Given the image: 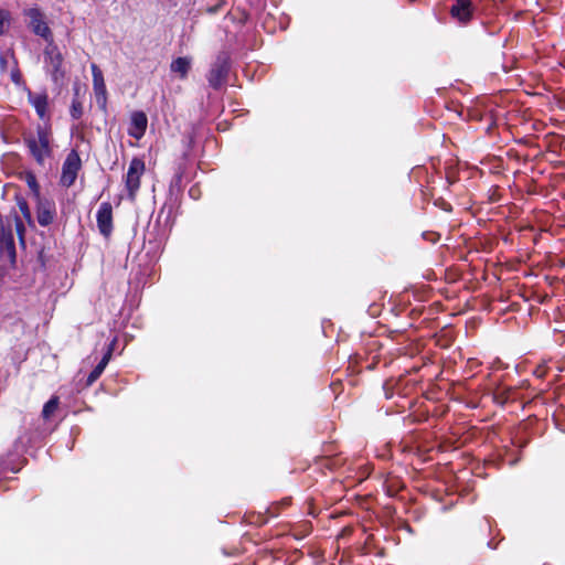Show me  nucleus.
Instances as JSON below:
<instances>
[{"label":"nucleus","mask_w":565,"mask_h":565,"mask_svg":"<svg viewBox=\"0 0 565 565\" xmlns=\"http://www.w3.org/2000/svg\"><path fill=\"white\" fill-rule=\"evenodd\" d=\"M452 18L461 23L468 22L473 13V7L470 0H456L450 9Z\"/></svg>","instance_id":"9b49d317"},{"label":"nucleus","mask_w":565,"mask_h":565,"mask_svg":"<svg viewBox=\"0 0 565 565\" xmlns=\"http://www.w3.org/2000/svg\"><path fill=\"white\" fill-rule=\"evenodd\" d=\"M9 23V12L0 9V34H2Z\"/></svg>","instance_id":"aec40b11"},{"label":"nucleus","mask_w":565,"mask_h":565,"mask_svg":"<svg viewBox=\"0 0 565 565\" xmlns=\"http://www.w3.org/2000/svg\"><path fill=\"white\" fill-rule=\"evenodd\" d=\"M114 347H115V340L108 345L107 348V351L106 353L104 354L103 359L100 360V362L96 365L98 367H100V370H105V367L107 366L108 362L110 361L111 359V354H113V350H114Z\"/></svg>","instance_id":"a211bd4d"},{"label":"nucleus","mask_w":565,"mask_h":565,"mask_svg":"<svg viewBox=\"0 0 565 565\" xmlns=\"http://www.w3.org/2000/svg\"><path fill=\"white\" fill-rule=\"evenodd\" d=\"M38 35H40L45 42L44 47V63L47 72L51 73L54 82H58L64 76V72L61 70L63 57L58 47L53 42V35L47 24L40 19L38 13Z\"/></svg>","instance_id":"f257e3e1"},{"label":"nucleus","mask_w":565,"mask_h":565,"mask_svg":"<svg viewBox=\"0 0 565 565\" xmlns=\"http://www.w3.org/2000/svg\"><path fill=\"white\" fill-rule=\"evenodd\" d=\"M57 216L56 204L50 199H38V224L49 226Z\"/></svg>","instance_id":"0eeeda50"},{"label":"nucleus","mask_w":565,"mask_h":565,"mask_svg":"<svg viewBox=\"0 0 565 565\" xmlns=\"http://www.w3.org/2000/svg\"><path fill=\"white\" fill-rule=\"evenodd\" d=\"M14 223H15V231H17V234H18L19 239H20V244L22 246H24L25 242H24V225H23V222H22V220L18 215H14Z\"/></svg>","instance_id":"6ab92c4d"},{"label":"nucleus","mask_w":565,"mask_h":565,"mask_svg":"<svg viewBox=\"0 0 565 565\" xmlns=\"http://www.w3.org/2000/svg\"><path fill=\"white\" fill-rule=\"evenodd\" d=\"M58 397L53 396L43 407L42 416L44 419H50L58 408Z\"/></svg>","instance_id":"4468645a"},{"label":"nucleus","mask_w":565,"mask_h":565,"mask_svg":"<svg viewBox=\"0 0 565 565\" xmlns=\"http://www.w3.org/2000/svg\"><path fill=\"white\" fill-rule=\"evenodd\" d=\"M29 100H30V103H31L32 105H34V106H35V99H34L31 95L29 96Z\"/></svg>","instance_id":"bb28decb"},{"label":"nucleus","mask_w":565,"mask_h":565,"mask_svg":"<svg viewBox=\"0 0 565 565\" xmlns=\"http://www.w3.org/2000/svg\"><path fill=\"white\" fill-rule=\"evenodd\" d=\"M56 150L57 145L54 141L51 125L45 122L43 129H38V164H47L49 169H53L57 163Z\"/></svg>","instance_id":"f03ea898"},{"label":"nucleus","mask_w":565,"mask_h":565,"mask_svg":"<svg viewBox=\"0 0 565 565\" xmlns=\"http://www.w3.org/2000/svg\"><path fill=\"white\" fill-rule=\"evenodd\" d=\"M71 116L74 119H79L83 115V104L78 98H73L71 106Z\"/></svg>","instance_id":"f3484780"},{"label":"nucleus","mask_w":565,"mask_h":565,"mask_svg":"<svg viewBox=\"0 0 565 565\" xmlns=\"http://www.w3.org/2000/svg\"><path fill=\"white\" fill-rule=\"evenodd\" d=\"M227 74L228 56L225 53H221L209 72L207 81L213 88L217 89L225 83Z\"/></svg>","instance_id":"39448f33"},{"label":"nucleus","mask_w":565,"mask_h":565,"mask_svg":"<svg viewBox=\"0 0 565 565\" xmlns=\"http://www.w3.org/2000/svg\"><path fill=\"white\" fill-rule=\"evenodd\" d=\"M0 252L6 253L10 259H14L15 257V248L13 234L11 230V221L9 218L4 220L0 215Z\"/></svg>","instance_id":"423d86ee"},{"label":"nucleus","mask_w":565,"mask_h":565,"mask_svg":"<svg viewBox=\"0 0 565 565\" xmlns=\"http://www.w3.org/2000/svg\"><path fill=\"white\" fill-rule=\"evenodd\" d=\"M26 182L32 191H35V177L32 173L26 174Z\"/></svg>","instance_id":"4be33fe9"},{"label":"nucleus","mask_w":565,"mask_h":565,"mask_svg":"<svg viewBox=\"0 0 565 565\" xmlns=\"http://www.w3.org/2000/svg\"><path fill=\"white\" fill-rule=\"evenodd\" d=\"M33 431L28 430L21 433L17 439V447L21 450L29 451L33 456Z\"/></svg>","instance_id":"ddd939ff"},{"label":"nucleus","mask_w":565,"mask_h":565,"mask_svg":"<svg viewBox=\"0 0 565 565\" xmlns=\"http://www.w3.org/2000/svg\"><path fill=\"white\" fill-rule=\"evenodd\" d=\"M0 64H1L2 67H4V64H6V56L4 55L0 56Z\"/></svg>","instance_id":"393cba45"},{"label":"nucleus","mask_w":565,"mask_h":565,"mask_svg":"<svg viewBox=\"0 0 565 565\" xmlns=\"http://www.w3.org/2000/svg\"><path fill=\"white\" fill-rule=\"evenodd\" d=\"M171 72L178 73L181 78H185L191 68V58L178 57L170 65Z\"/></svg>","instance_id":"f8f14e48"},{"label":"nucleus","mask_w":565,"mask_h":565,"mask_svg":"<svg viewBox=\"0 0 565 565\" xmlns=\"http://www.w3.org/2000/svg\"><path fill=\"white\" fill-rule=\"evenodd\" d=\"M47 96L38 95V117L44 119L46 116Z\"/></svg>","instance_id":"dca6fc26"},{"label":"nucleus","mask_w":565,"mask_h":565,"mask_svg":"<svg viewBox=\"0 0 565 565\" xmlns=\"http://www.w3.org/2000/svg\"><path fill=\"white\" fill-rule=\"evenodd\" d=\"M145 162L140 158H134L125 178L126 189L130 200H135L136 194L140 188V179L145 173Z\"/></svg>","instance_id":"7ed1b4c3"},{"label":"nucleus","mask_w":565,"mask_h":565,"mask_svg":"<svg viewBox=\"0 0 565 565\" xmlns=\"http://www.w3.org/2000/svg\"><path fill=\"white\" fill-rule=\"evenodd\" d=\"M93 86L96 103L102 109H106L107 105V90L104 82V76L100 68L96 64H92Z\"/></svg>","instance_id":"1a4fd4ad"},{"label":"nucleus","mask_w":565,"mask_h":565,"mask_svg":"<svg viewBox=\"0 0 565 565\" xmlns=\"http://www.w3.org/2000/svg\"><path fill=\"white\" fill-rule=\"evenodd\" d=\"M74 90H75V92H74V98H78L79 87H78V86H76V87L74 88Z\"/></svg>","instance_id":"a878e982"},{"label":"nucleus","mask_w":565,"mask_h":565,"mask_svg":"<svg viewBox=\"0 0 565 565\" xmlns=\"http://www.w3.org/2000/svg\"><path fill=\"white\" fill-rule=\"evenodd\" d=\"M82 168V160L76 150H72L62 167L61 184L65 188L72 186L77 178L78 171Z\"/></svg>","instance_id":"20e7f679"},{"label":"nucleus","mask_w":565,"mask_h":565,"mask_svg":"<svg viewBox=\"0 0 565 565\" xmlns=\"http://www.w3.org/2000/svg\"><path fill=\"white\" fill-rule=\"evenodd\" d=\"M28 15L30 18V25L35 29V9H30Z\"/></svg>","instance_id":"5701e85b"},{"label":"nucleus","mask_w":565,"mask_h":565,"mask_svg":"<svg viewBox=\"0 0 565 565\" xmlns=\"http://www.w3.org/2000/svg\"><path fill=\"white\" fill-rule=\"evenodd\" d=\"M18 206L24 220L28 222L29 226L33 227V221L31 218V212L28 206V203L22 199H18Z\"/></svg>","instance_id":"2eb2a0df"},{"label":"nucleus","mask_w":565,"mask_h":565,"mask_svg":"<svg viewBox=\"0 0 565 565\" xmlns=\"http://www.w3.org/2000/svg\"><path fill=\"white\" fill-rule=\"evenodd\" d=\"M103 372L104 371L100 370V367L95 366L87 377V385H92L102 375Z\"/></svg>","instance_id":"412c9836"},{"label":"nucleus","mask_w":565,"mask_h":565,"mask_svg":"<svg viewBox=\"0 0 565 565\" xmlns=\"http://www.w3.org/2000/svg\"><path fill=\"white\" fill-rule=\"evenodd\" d=\"M148 119L143 111H135L131 114L128 134L139 140L146 132Z\"/></svg>","instance_id":"9d476101"},{"label":"nucleus","mask_w":565,"mask_h":565,"mask_svg":"<svg viewBox=\"0 0 565 565\" xmlns=\"http://www.w3.org/2000/svg\"><path fill=\"white\" fill-rule=\"evenodd\" d=\"M97 226L100 234L109 237L113 232V206L109 202H103L96 214Z\"/></svg>","instance_id":"6e6552de"},{"label":"nucleus","mask_w":565,"mask_h":565,"mask_svg":"<svg viewBox=\"0 0 565 565\" xmlns=\"http://www.w3.org/2000/svg\"><path fill=\"white\" fill-rule=\"evenodd\" d=\"M28 147L30 152L35 156V140L34 139H28Z\"/></svg>","instance_id":"b1692460"}]
</instances>
